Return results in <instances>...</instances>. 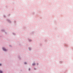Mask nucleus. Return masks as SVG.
I'll use <instances>...</instances> for the list:
<instances>
[{
    "label": "nucleus",
    "instance_id": "nucleus-1",
    "mask_svg": "<svg viewBox=\"0 0 73 73\" xmlns=\"http://www.w3.org/2000/svg\"><path fill=\"white\" fill-rule=\"evenodd\" d=\"M3 50H4V51H7V49H6L4 48H3Z\"/></svg>",
    "mask_w": 73,
    "mask_h": 73
},
{
    "label": "nucleus",
    "instance_id": "nucleus-2",
    "mask_svg": "<svg viewBox=\"0 0 73 73\" xmlns=\"http://www.w3.org/2000/svg\"><path fill=\"white\" fill-rule=\"evenodd\" d=\"M35 65H36V64H35V63H33L32 64V65H33V66H34Z\"/></svg>",
    "mask_w": 73,
    "mask_h": 73
},
{
    "label": "nucleus",
    "instance_id": "nucleus-3",
    "mask_svg": "<svg viewBox=\"0 0 73 73\" xmlns=\"http://www.w3.org/2000/svg\"><path fill=\"white\" fill-rule=\"evenodd\" d=\"M0 73H3V71H2L1 70H0Z\"/></svg>",
    "mask_w": 73,
    "mask_h": 73
},
{
    "label": "nucleus",
    "instance_id": "nucleus-4",
    "mask_svg": "<svg viewBox=\"0 0 73 73\" xmlns=\"http://www.w3.org/2000/svg\"><path fill=\"white\" fill-rule=\"evenodd\" d=\"M25 64H27V62H25L24 63Z\"/></svg>",
    "mask_w": 73,
    "mask_h": 73
},
{
    "label": "nucleus",
    "instance_id": "nucleus-5",
    "mask_svg": "<svg viewBox=\"0 0 73 73\" xmlns=\"http://www.w3.org/2000/svg\"><path fill=\"white\" fill-rule=\"evenodd\" d=\"M29 70H31V69L29 68Z\"/></svg>",
    "mask_w": 73,
    "mask_h": 73
},
{
    "label": "nucleus",
    "instance_id": "nucleus-6",
    "mask_svg": "<svg viewBox=\"0 0 73 73\" xmlns=\"http://www.w3.org/2000/svg\"><path fill=\"white\" fill-rule=\"evenodd\" d=\"M36 64L37 65H38V63H37Z\"/></svg>",
    "mask_w": 73,
    "mask_h": 73
},
{
    "label": "nucleus",
    "instance_id": "nucleus-7",
    "mask_svg": "<svg viewBox=\"0 0 73 73\" xmlns=\"http://www.w3.org/2000/svg\"><path fill=\"white\" fill-rule=\"evenodd\" d=\"M1 64H0V66H1Z\"/></svg>",
    "mask_w": 73,
    "mask_h": 73
},
{
    "label": "nucleus",
    "instance_id": "nucleus-8",
    "mask_svg": "<svg viewBox=\"0 0 73 73\" xmlns=\"http://www.w3.org/2000/svg\"><path fill=\"white\" fill-rule=\"evenodd\" d=\"M34 69H35V70H36V69L35 68H34Z\"/></svg>",
    "mask_w": 73,
    "mask_h": 73
}]
</instances>
